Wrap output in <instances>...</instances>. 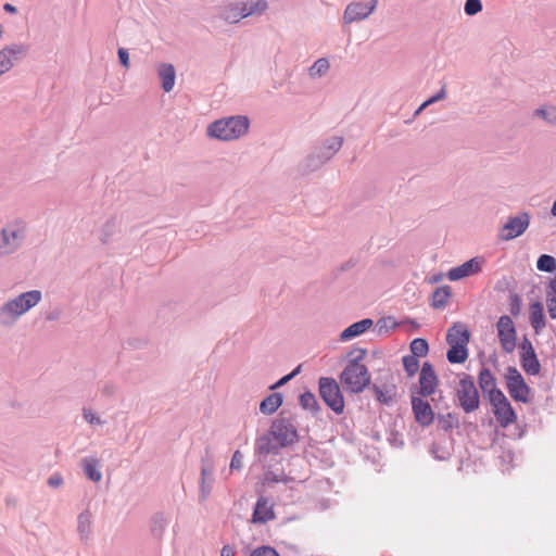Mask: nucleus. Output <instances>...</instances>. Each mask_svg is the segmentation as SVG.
Here are the masks:
<instances>
[{"label": "nucleus", "mask_w": 556, "mask_h": 556, "mask_svg": "<svg viewBox=\"0 0 556 556\" xmlns=\"http://www.w3.org/2000/svg\"><path fill=\"white\" fill-rule=\"evenodd\" d=\"M505 382L509 395L517 402L529 403L531 390L527 386L522 375L515 367H508L505 374Z\"/></svg>", "instance_id": "obj_4"}, {"label": "nucleus", "mask_w": 556, "mask_h": 556, "mask_svg": "<svg viewBox=\"0 0 556 556\" xmlns=\"http://www.w3.org/2000/svg\"><path fill=\"white\" fill-rule=\"evenodd\" d=\"M242 454L240 451H236L231 457L230 462V469L231 470H239L242 468Z\"/></svg>", "instance_id": "obj_40"}, {"label": "nucleus", "mask_w": 556, "mask_h": 556, "mask_svg": "<svg viewBox=\"0 0 556 556\" xmlns=\"http://www.w3.org/2000/svg\"><path fill=\"white\" fill-rule=\"evenodd\" d=\"M520 349V361L522 369L528 375H539L541 370V365L531 342L526 340L525 342H522Z\"/></svg>", "instance_id": "obj_14"}, {"label": "nucleus", "mask_w": 556, "mask_h": 556, "mask_svg": "<svg viewBox=\"0 0 556 556\" xmlns=\"http://www.w3.org/2000/svg\"><path fill=\"white\" fill-rule=\"evenodd\" d=\"M546 307L552 319H556V275L548 280L546 288Z\"/></svg>", "instance_id": "obj_25"}, {"label": "nucleus", "mask_w": 556, "mask_h": 556, "mask_svg": "<svg viewBox=\"0 0 556 556\" xmlns=\"http://www.w3.org/2000/svg\"><path fill=\"white\" fill-rule=\"evenodd\" d=\"M299 367L293 370L291 374L282 377L278 382H276V384L273 387V388H276V387H280V386H283L287 381H289L292 377H294L298 372H299Z\"/></svg>", "instance_id": "obj_44"}, {"label": "nucleus", "mask_w": 556, "mask_h": 556, "mask_svg": "<svg viewBox=\"0 0 556 556\" xmlns=\"http://www.w3.org/2000/svg\"><path fill=\"white\" fill-rule=\"evenodd\" d=\"M282 404V395L278 392L267 395L260 404V410L263 414L270 415L275 413Z\"/></svg>", "instance_id": "obj_23"}, {"label": "nucleus", "mask_w": 556, "mask_h": 556, "mask_svg": "<svg viewBox=\"0 0 556 556\" xmlns=\"http://www.w3.org/2000/svg\"><path fill=\"white\" fill-rule=\"evenodd\" d=\"M84 416L90 424L99 422V419L90 410L85 409Z\"/></svg>", "instance_id": "obj_46"}, {"label": "nucleus", "mask_w": 556, "mask_h": 556, "mask_svg": "<svg viewBox=\"0 0 556 556\" xmlns=\"http://www.w3.org/2000/svg\"><path fill=\"white\" fill-rule=\"evenodd\" d=\"M470 340V333L465 325L454 324L446 333L448 345L467 346Z\"/></svg>", "instance_id": "obj_17"}, {"label": "nucleus", "mask_w": 556, "mask_h": 556, "mask_svg": "<svg viewBox=\"0 0 556 556\" xmlns=\"http://www.w3.org/2000/svg\"><path fill=\"white\" fill-rule=\"evenodd\" d=\"M274 518L275 514L273 506L268 503V500L265 497H260L254 508L252 518L253 522L265 523Z\"/></svg>", "instance_id": "obj_18"}, {"label": "nucleus", "mask_w": 556, "mask_h": 556, "mask_svg": "<svg viewBox=\"0 0 556 556\" xmlns=\"http://www.w3.org/2000/svg\"><path fill=\"white\" fill-rule=\"evenodd\" d=\"M20 230L8 231L3 229L0 232V255L8 254L16 247L15 241L21 237Z\"/></svg>", "instance_id": "obj_21"}, {"label": "nucleus", "mask_w": 556, "mask_h": 556, "mask_svg": "<svg viewBox=\"0 0 556 556\" xmlns=\"http://www.w3.org/2000/svg\"><path fill=\"white\" fill-rule=\"evenodd\" d=\"M497 337L504 352L513 353L516 349L517 332L513 319L503 315L496 324Z\"/></svg>", "instance_id": "obj_8"}, {"label": "nucleus", "mask_w": 556, "mask_h": 556, "mask_svg": "<svg viewBox=\"0 0 556 556\" xmlns=\"http://www.w3.org/2000/svg\"><path fill=\"white\" fill-rule=\"evenodd\" d=\"M319 393L325 403L337 414L344 410V399L340 387L333 378L321 377L319 379Z\"/></svg>", "instance_id": "obj_5"}, {"label": "nucleus", "mask_w": 556, "mask_h": 556, "mask_svg": "<svg viewBox=\"0 0 556 556\" xmlns=\"http://www.w3.org/2000/svg\"><path fill=\"white\" fill-rule=\"evenodd\" d=\"M41 300V292L38 290L28 291L7 302L1 308V316L4 323L15 320L25 314Z\"/></svg>", "instance_id": "obj_3"}, {"label": "nucleus", "mask_w": 556, "mask_h": 556, "mask_svg": "<svg viewBox=\"0 0 556 556\" xmlns=\"http://www.w3.org/2000/svg\"><path fill=\"white\" fill-rule=\"evenodd\" d=\"M489 400L495 419L501 427L506 428L517 420V415L503 392H495L494 396Z\"/></svg>", "instance_id": "obj_6"}, {"label": "nucleus", "mask_w": 556, "mask_h": 556, "mask_svg": "<svg viewBox=\"0 0 556 556\" xmlns=\"http://www.w3.org/2000/svg\"><path fill=\"white\" fill-rule=\"evenodd\" d=\"M341 146H342V139L334 138L333 142L331 143V146L329 148L332 150V152H336L341 148Z\"/></svg>", "instance_id": "obj_47"}, {"label": "nucleus", "mask_w": 556, "mask_h": 556, "mask_svg": "<svg viewBox=\"0 0 556 556\" xmlns=\"http://www.w3.org/2000/svg\"><path fill=\"white\" fill-rule=\"evenodd\" d=\"M270 435L277 442L279 447L287 446L296 439V431L282 422L274 424Z\"/></svg>", "instance_id": "obj_16"}, {"label": "nucleus", "mask_w": 556, "mask_h": 556, "mask_svg": "<svg viewBox=\"0 0 556 556\" xmlns=\"http://www.w3.org/2000/svg\"><path fill=\"white\" fill-rule=\"evenodd\" d=\"M267 9V2L265 0H256L254 2H251L249 8L244 5L241 13L239 15H233L232 20L233 22H238L242 17L250 16L255 13H262ZM227 18H231V16H228Z\"/></svg>", "instance_id": "obj_26"}, {"label": "nucleus", "mask_w": 556, "mask_h": 556, "mask_svg": "<svg viewBox=\"0 0 556 556\" xmlns=\"http://www.w3.org/2000/svg\"><path fill=\"white\" fill-rule=\"evenodd\" d=\"M412 409L416 421L420 426L428 427L433 422L434 413L428 401L424 400L421 396H412Z\"/></svg>", "instance_id": "obj_12"}, {"label": "nucleus", "mask_w": 556, "mask_h": 556, "mask_svg": "<svg viewBox=\"0 0 556 556\" xmlns=\"http://www.w3.org/2000/svg\"><path fill=\"white\" fill-rule=\"evenodd\" d=\"M118 58H119L121 63L125 67H128V65H129V56H128V53H127V51L125 49H119L118 50Z\"/></svg>", "instance_id": "obj_43"}, {"label": "nucleus", "mask_w": 556, "mask_h": 556, "mask_svg": "<svg viewBox=\"0 0 556 556\" xmlns=\"http://www.w3.org/2000/svg\"><path fill=\"white\" fill-rule=\"evenodd\" d=\"M438 377L433 366L426 362L424 363L419 375V392L421 396L432 395L438 387Z\"/></svg>", "instance_id": "obj_10"}, {"label": "nucleus", "mask_w": 556, "mask_h": 556, "mask_svg": "<svg viewBox=\"0 0 556 556\" xmlns=\"http://www.w3.org/2000/svg\"><path fill=\"white\" fill-rule=\"evenodd\" d=\"M536 267L541 271L553 273L556 270V260L552 255L543 254L538 258Z\"/></svg>", "instance_id": "obj_31"}, {"label": "nucleus", "mask_w": 556, "mask_h": 556, "mask_svg": "<svg viewBox=\"0 0 556 556\" xmlns=\"http://www.w3.org/2000/svg\"><path fill=\"white\" fill-rule=\"evenodd\" d=\"M483 261L478 257H473L460 266L451 268L447 273V278L451 281H456L465 277L476 275L481 271Z\"/></svg>", "instance_id": "obj_15"}, {"label": "nucleus", "mask_w": 556, "mask_h": 556, "mask_svg": "<svg viewBox=\"0 0 556 556\" xmlns=\"http://www.w3.org/2000/svg\"><path fill=\"white\" fill-rule=\"evenodd\" d=\"M220 556H235V549L229 545H225L222 549Z\"/></svg>", "instance_id": "obj_48"}, {"label": "nucleus", "mask_w": 556, "mask_h": 556, "mask_svg": "<svg viewBox=\"0 0 556 556\" xmlns=\"http://www.w3.org/2000/svg\"><path fill=\"white\" fill-rule=\"evenodd\" d=\"M300 404L303 408L315 410L318 406L315 395L311 392H305L300 396Z\"/></svg>", "instance_id": "obj_34"}, {"label": "nucleus", "mask_w": 556, "mask_h": 556, "mask_svg": "<svg viewBox=\"0 0 556 556\" xmlns=\"http://www.w3.org/2000/svg\"><path fill=\"white\" fill-rule=\"evenodd\" d=\"M159 75L162 79L164 91L169 92L175 84V68L172 64H162L159 67Z\"/></svg>", "instance_id": "obj_24"}, {"label": "nucleus", "mask_w": 556, "mask_h": 556, "mask_svg": "<svg viewBox=\"0 0 556 556\" xmlns=\"http://www.w3.org/2000/svg\"><path fill=\"white\" fill-rule=\"evenodd\" d=\"M479 386L483 393H486L489 399L494 396L495 392H502L496 388L495 378L492 375L491 370L488 368H482L479 372Z\"/></svg>", "instance_id": "obj_20"}, {"label": "nucleus", "mask_w": 556, "mask_h": 556, "mask_svg": "<svg viewBox=\"0 0 556 556\" xmlns=\"http://www.w3.org/2000/svg\"><path fill=\"white\" fill-rule=\"evenodd\" d=\"M403 366L408 377H413L419 369V361L417 357L407 355L403 357Z\"/></svg>", "instance_id": "obj_33"}, {"label": "nucleus", "mask_w": 556, "mask_h": 556, "mask_svg": "<svg viewBox=\"0 0 556 556\" xmlns=\"http://www.w3.org/2000/svg\"><path fill=\"white\" fill-rule=\"evenodd\" d=\"M451 298V288L447 286L438 288L432 294V306L444 307Z\"/></svg>", "instance_id": "obj_28"}, {"label": "nucleus", "mask_w": 556, "mask_h": 556, "mask_svg": "<svg viewBox=\"0 0 556 556\" xmlns=\"http://www.w3.org/2000/svg\"><path fill=\"white\" fill-rule=\"evenodd\" d=\"M446 357L451 364H463L468 358V348L450 345Z\"/></svg>", "instance_id": "obj_27"}, {"label": "nucleus", "mask_w": 556, "mask_h": 556, "mask_svg": "<svg viewBox=\"0 0 556 556\" xmlns=\"http://www.w3.org/2000/svg\"><path fill=\"white\" fill-rule=\"evenodd\" d=\"M412 356L422 357L428 354V342L422 338H416L410 342Z\"/></svg>", "instance_id": "obj_30"}, {"label": "nucleus", "mask_w": 556, "mask_h": 556, "mask_svg": "<svg viewBox=\"0 0 556 556\" xmlns=\"http://www.w3.org/2000/svg\"><path fill=\"white\" fill-rule=\"evenodd\" d=\"M329 68V63L326 59L317 60L311 67V75H323Z\"/></svg>", "instance_id": "obj_36"}, {"label": "nucleus", "mask_w": 556, "mask_h": 556, "mask_svg": "<svg viewBox=\"0 0 556 556\" xmlns=\"http://www.w3.org/2000/svg\"><path fill=\"white\" fill-rule=\"evenodd\" d=\"M535 114L548 123H556V108L549 106L546 109H539Z\"/></svg>", "instance_id": "obj_35"}, {"label": "nucleus", "mask_w": 556, "mask_h": 556, "mask_svg": "<svg viewBox=\"0 0 556 556\" xmlns=\"http://www.w3.org/2000/svg\"><path fill=\"white\" fill-rule=\"evenodd\" d=\"M377 0L369 2H353L349 4L344 11V21L353 23L355 21L364 20L369 16L375 10Z\"/></svg>", "instance_id": "obj_13"}, {"label": "nucleus", "mask_w": 556, "mask_h": 556, "mask_svg": "<svg viewBox=\"0 0 556 556\" xmlns=\"http://www.w3.org/2000/svg\"><path fill=\"white\" fill-rule=\"evenodd\" d=\"M445 97V89L442 88L435 96L431 97L430 99H428L427 101H425L421 106L419 108V110H422L424 108H426L427 105L431 104V103H434L439 100H442L444 99Z\"/></svg>", "instance_id": "obj_41"}, {"label": "nucleus", "mask_w": 556, "mask_h": 556, "mask_svg": "<svg viewBox=\"0 0 556 556\" xmlns=\"http://www.w3.org/2000/svg\"><path fill=\"white\" fill-rule=\"evenodd\" d=\"M201 473H202V480H201L202 496H203V498H205L207 496V494L210 493V486L205 488L206 470L203 468Z\"/></svg>", "instance_id": "obj_45"}, {"label": "nucleus", "mask_w": 556, "mask_h": 556, "mask_svg": "<svg viewBox=\"0 0 556 556\" xmlns=\"http://www.w3.org/2000/svg\"><path fill=\"white\" fill-rule=\"evenodd\" d=\"M48 483L52 488H58L62 485L63 479L60 475H53L52 477L49 478Z\"/></svg>", "instance_id": "obj_42"}, {"label": "nucleus", "mask_w": 556, "mask_h": 556, "mask_svg": "<svg viewBox=\"0 0 556 556\" xmlns=\"http://www.w3.org/2000/svg\"><path fill=\"white\" fill-rule=\"evenodd\" d=\"M529 319L535 333H540L545 328V315L541 302H534L530 305Z\"/></svg>", "instance_id": "obj_19"}, {"label": "nucleus", "mask_w": 556, "mask_h": 556, "mask_svg": "<svg viewBox=\"0 0 556 556\" xmlns=\"http://www.w3.org/2000/svg\"><path fill=\"white\" fill-rule=\"evenodd\" d=\"M372 326L371 319H363L361 321H357L351 326H349L346 329H344L340 336L341 340L348 341L352 338H355L362 333H364L366 330H368Z\"/></svg>", "instance_id": "obj_22"}, {"label": "nucleus", "mask_w": 556, "mask_h": 556, "mask_svg": "<svg viewBox=\"0 0 556 556\" xmlns=\"http://www.w3.org/2000/svg\"><path fill=\"white\" fill-rule=\"evenodd\" d=\"M457 396L466 413H471L479 407V394L471 377L465 376L459 380Z\"/></svg>", "instance_id": "obj_7"}, {"label": "nucleus", "mask_w": 556, "mask_h": 556, "mask_svg": "<svg viewBox=\"0 0 556 556\" xmlns=\"http://www.w3.org/2000/svg\"><path fill=\"white\" fill-rule=\"evenodd\" d=\"M482 10V4L480 0H467L465 3V12L468 15L477 14Z\"/></svg>", "instance_id": "obj_38"}, {"label": "nucleus", "mask_w": 556, "mask_h": 556, "mask_svg": "<svg viewBox=\"0 0 556 556\" xmlns=\"http://www.w3.org/2000/svg\"><path fill=\"white\" fill-rule=\"evenodd\" d=\"M249 128V121L243 116H233L212 123L208 135L220 140H235L244 135Z\"/></svg>", "instance_id": "obj_2"}, {"label": "nucleus", "mask_w": 556, "mask_h": 556, "mask_svg": "<svg viewBox=\"0 0 556 556\" xmlns=\"http://www.w3.org/2000/svg\"><path fill=\"white\" fill-rule=\"evenodd\" d=\"M372 390L375 392L377 401L382 404H389L393 399V395L391 394L390 391H383L377 386H375Z\"/></svg>", "instance_id": "obj_37"}, {"label": "nucleus", "mask_w": 556, "mask_h": 556, "mask_svg": "<svg viewBox=\"0 0 556 556\" xmlns=\"http://www.w3.org/2000/svg\"><path fill=\"white\" fill-rule=\"evenodd\" d=\"M251 556H279L278 553L269 546H262L256 548Z\"/></svg>", "instance_id": "obj_39"}, {"label": "nucleus", "mask_w": 556, "mask_h": 556, "mask_svg": "<svg viewBox=\"0 0 556 556\" xmlns=\"http://www.w3.org/2000/svg\"><path fill=\"white\" fill-rule=\"evenodd\" d=\"M365 351L361 350L359 355L350 361L340 375L343 388L352 393H361L370 383V375L367 367L359 361L364 358Z\"/></svg>", "instance_id": "obj_1"}, {"label": "nucleus", "mask_w": 556, "mask_h": 556, "mask_svg": "<svg viewBox=\"0 0 556 556\" xmlns=\"http://www.w3.org/2000/svg\"><path fill=\"white\" fill-rule=\"evenodd\" d=\"M273 437H263L257 441V452L261 454H269L277 450L278 444L273 443Z\"/></svg>", "instance_id": "obj_32"}, {"label": "nucleus", "mask_w": 556, "mask_h": 556, "mask_svg": "<svg viewBox=\"0 0 556 556\" xmlns=\"http://www.w3.org/2000/svg\"><path fill=\"white\" fill-rule=\"evenodd\" d=\"M3 9L5 12H9L11 14H15L17 12V9L14 5H12L11 3H5L3 5Z\"/></svg>", "instance_id": "obj_49"}, {"label": "nucleus", "mask_w": 556, "mask_h": 556, "mask_svg": "<svg viewBox=\"0 0 556 556\" xmlns=\"http://www.w3.org/2000/svg\"><path fill=\"white\" fill-rule=\"evenodd\" d=\"M529 223L530 217L526 213L509 218L508 222L502 228L501 238L503 240H511L521 236L528 228Z\"/></svg>", "instance_id": "obj_9"}, {"label": "nucleus", "mask_w": 556, "mask_h": 556, "mask_svg": "<svg viewBox=\"0 0 556 556\" xmlns=\"http://www.w3.org/2000/svg\"><path fill=\"white\" fill-rule=\"evenodd\" d=\"M98 466L99 463L97 459H84L85 473L93 482H99L102 478Z\"/></svg>", "instance_id": "obj_29"}, {"label": "nucleus", "mask_w": 556, "mask_h": 556, "mask_svg": "<svg viewBox=\"0 0 556 556\" xmlns=\"http://www.w3.org/2000/svg\"><path fill=\"white\" fill-rule=\"evenodd\" d=\"M27 52V47L21 43L11 45L0 50V75L9 72L14 62Z\"/></svg>", "instance_id": "obj_11"}]
</instances>
